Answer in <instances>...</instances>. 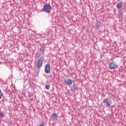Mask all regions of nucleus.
Returning <instances> with one entry per match:
<instances>
[{
	"mask_svg": "<svg viewBox=\"0 0 126 126\" xmlns=\"http://www.w3.org/2000/svg\"><path fill=\"white\" fill-rule=\"evenodd\" d=\"M43 10L45 12L49 13V12H51V11L52 10V7L50 4H45L43 6Z\"/></svg>",
	"mask_w": 126,
	"mask_h": 126,
	"instance_id": "f257e3e1",
	"label": "nucleus"
},
{
	"mask_svg": "<svg viewBox=\"0 0 126 126\" xmlns=\"http://www.w3.org/2000/svg\"><path fill=\"white\" fill-rule=\"evenodd\" d=\"M103 103L104 104L105 106L109 107L111 105H112V100L108 98H105L103 99Z\"/></svg>",
	"mask_w": 126,
	"mask_h": 126,
	"instance_id": "f03ea898",
	"label": "nucleus"
},
{
	"mask_svg": "<svg viewBox=\"0 0 126 126\" xmlns=\"http://www.w3.org/2000/svg\"><path fill=\"white\" fill-rule=\"evenodd\" d=\"M116 67H118V64L114 62H111L108 65L109 69H115Z\"/></svg>",
	"mask_w": 126,
	"mask_h": 126,
	"instance_id": "7ed1b4c3",
	"label": "nucleus"
},
{
	"mask_svg": "<svg viewBox=\"0 0 126 126\" xmlns=\"http://www.w3.org/2000/svg\"><path fill=\"white\" fill-rule=\"evenodd\" d=\"M44 62V58H39L37 62V64H36V66L37 67V68H40L42 64H43V63Z\"/></svg>",
	"mask_w": 126,
	"mask_h": 126,
	"instance_id": "20e7f679",
	"label": "nucleus"
},
{
	"mask_svg": "<svg viewBox=\"0 0 126 126\" xmlns=\"http://www.w3.org/2000/svg\"><path fill=\"white\" fill-rule=\"evenodd\" d=\"M45 73H50L51 72V68H50V64L47 63L45 65L44 68Z\"/></svg>",
	"mask_w": 126,
	"mask_h": 126,
	"instance_id": "39448f33",
	"label": "nucleus"
},
{
	"mask_svg": "<svg viewBox=\"0 0 126 126\" xmlns=\"http://www.w3.org/2000/svg\"><path fill=\"white\" fill-rule=\"evenodd\" d=\"M64 82L65 85L70 86L72 84V80L70 79H64Z\"/></svg>",
	"mask_w": 126,
	"mask_h": 126,
	"instance_id": "423d86ee",
	"label": "nucleus"
},
{
	"mask_svg": "<svg viewBox=\"0 0 126 126\" xmlns=\"http://www.w3.org/2000/svg\"><path fill=\"white\" fill-rule=\"evenodd\" d=\"M123 5L124 4L123 3V2H120L117 4V7L118 9H120V8H122V7H123Z\"/></svg>",
	"mask_w": 126,
	"mask_h": 126,
	"instance_id": "0eeeda50",
	"label": "nucleus"
},
{
	"mask_svg": "<svg viewBox=\"0 0 126 126\" xmlns=\"http://www.w3.org/2000/svg\"><path fill=\"white\" fill-rule=\"evenodd\" d=\"M95 27L96 28H100L101 27V23L100 22V21H96L95 23Z\"/></svg>",
	"mask_w": 126,
	"mask_h": 126,
	"instance_id": "6e6552de",
	"label": "nucleus"
},
{
	"mask_svg": "<svg viewBox=\"0 0 126 126\" xmlns=\"http://www.w3.org/2000/svg\"><path fill=\"white\" fill-rule=\"evenodd\" d=\"M51 117L53 119H57L58 118V114L57 113H53Z\"/></svg>",
	"mask_w": 126,
	"mask_h": 126,
	"instance_id": "1a4fd4ad",
	"label": "nucleus"
},
{
	"mask_svg": "<svg viewBox=\"0 0 126 126\" xmlns=\"http://www.w3.org/2000/svg\"><path fill=\"white\" fill-rule=\"evenodd\" d=\"M2 95H3V94L2 93V92H1V91L0 90V99H1Z\"/></svg>",
	"mask_w": 126,
	"mask_h": 126,
	"instance_id": "9d476101",
	"label": "nucleus"
},
{
	"mask_svg": "<svg viewBox=\"0 0 126 126\" xmlns=\"http://www.w3.org/2000/svg\"><path fill=\"white\" fill-rule=\"evenodd\" d=\"M4 114L2 112H0V118H3Z\"/></svg>",
	"mask_w": 126,
	"mask_h": 126,
	"instance_id": "9b49d317",
	"label": "nucleus"
},
{
	"mask_svg": "<svg viewBox=\"0 0 126 126\" xmlns=\"http://www.w3.org/2000/svg\"><path fill=\"white\" fill-rule=\"evenodd\" d=\"M45 88L46 89H50V86L49 85H46Z\"/></svg>",
	"mask_w": 126,
	"mask_h": 126,
	"instance_id": "f8f14e48",
	"label": "nucleus"
},
{
	"mask_svg": "<svg viewBox=\"0 0 126 126\" xmlns=\"http://www.w3.org/2000/svg\"><path fill=\"white\" fill-rule=\"evenodd\" d=\"M40 54H39V55H38V53H37L36 54V58H39L40 57Z\"/></svg>",
	"mask_w": 126,
	"mask_h": 126,
	"instance_id": "ddd939ff",
	"label": "nucleus"
}]
</instances>
